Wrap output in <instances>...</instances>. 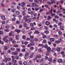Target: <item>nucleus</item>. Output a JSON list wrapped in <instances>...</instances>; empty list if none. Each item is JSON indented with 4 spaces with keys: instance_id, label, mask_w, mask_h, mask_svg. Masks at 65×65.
<instances>
[{
    "instance_id": "6e6d98bb",
    "label": "nucleus",
    "mask_w": 65,
    "mask_h": 65,
    "mask_svg": "<svg viewBox=\"0 0 65 65\" xmlns=\"http://www.w3.org/2000/svg\"><path fill=\"white\" fill-rule=\"evenodd\" d=\"M32 31H30V32H28V34L29 35V36H31V34H32Z\"/></svg>"
},
{
    "instance_id": "3c124183",
    "label": "nucleus",
    "mask_w": 65,
    "mask_h": 65,
    "mask_svg": "<svg viewBox=\"0 0 65 65\" xmlns=\"http://www.w3.org/2000/svg\"><path fill=\"white\" fill-rule=\"evenodd\" d=\"M31 46V43H29L28 45L27 46L28 47H30Z\"/></svg>"
},
{
    "instance_id": "09e8293b",
    "label": "nucleus",
    "mask_w": 65,
    "mask_h": 65,
    "mask_svg": "<svg viewBox=\"0 0 65 65\" xmlns=\"http://www.w3.org/2000/svg\"><path fill=\"white\" fill-rule=\"evenodd\" d=\"M12 43L13 44H15L16 43V42L15 41H12Z\"/></svg>"
},
{
    "instance_id": "5fc2aeb1",
    "label": "nucleus",
    "mask_w": 65,
    "mask_h": 65,
    "mask_svg": "<svg viewBox=\"0 0 65 65\" xmlns=\"http://www.w3.org/2000/svg\"><path fill=\"white\" fill-rule=\"evenodd\" d=\"M1 55H4V54H5V53L4 52H2L1 53Z\"/></svg>"
},
{
    "instance_id": "79ce46f5",
    "label": "nucleus",
    "mask_w": 65,
    "mask_h": 65,
    "mask_svg": "<svg viewBox=\"0 0 65 65\" xmlns=\"http://www.w3.org/2000/svg\"><path fill=\"white\" fill-rule=\"evenodd\" d=\"M45 33L46 34H48L49 32H48V30H46L45 31Z\"/></svg>"
},
{
    "instance_id": "69168bd1",
    "label": "nucleus",
    "mask_w": 65,
    "mask_h": 65,
    "mask_svg": "<svg viewBox=\"0 0 65 65\" xmlns=\"http://www.w3.org/2000/svg\"><path fill=\"white\" fill-rule=\"evenodd\" d=\"M46 37V35H44L43 36V38H45Z\"/></svg>"
},
{
    "instance_id": "a878e982",
    "label": "nucleus",
    "mask_w": 65,
    "mask_h": 65,
    "mask_svg": "<svg viewBox=\"0 0 65 65\" xmlns=\"http://www.w3.org/2000/svg\"><path fill=\"white\" fill-rule=\"evenodd\" d=\"M22 38L23 39H26V36L25 35H23L22 37Z\"/></svg>"
},
{
    "instance_id": "603ef678",
    "label": "nucleus",
    "mask_w": 65,
    "mask_h": 65,
    "mask_svg": "<svg viewBox=\"0 0 65 65\" xmlns=\"http://www.w3.org/2000/svg\"><path fill=\"white\" fill-rule=\"evenodd\" d=\"M62 24L61 22H59L58 24V26H60L62 25Z\"/></svg>"
},
{
    "instance_id": "f8f14e48",
    "label": "nucleus",
    "mask_w": 65,
    "mask_h": 65,
    "mask_svg": "<svg viewBox=\"0 0 65 65\" xmlns=\"http://www.w3.org/2000/svg\"><path fill=\"white\" fill-rule=\"evenodd\" d=\"M57 61L58 63H62V60L61 59H58Z\"/></svg>"
},
{
    "instance_id": "dca6fc26",
    "label": "nucleus",
    "mask_w": 65,
    "mask_h": 65,
    "mask_svg": "<svg viewBox=\"0 0 65 65\" xmlns=\"http://www.w3.org/2000/svg\"><path fill=\"white\" fill-rule=\"evenodd\" d=\"M13 46L14 47H19V45L18 44H15L13 45Z\"/></svg>"
},
{
    "instance_id": "a211bd4d",
    "label": "nucleus",
    "mask_w": 65,
    "mask_h": 65,
    "mask_svg": "<svg viewBox=\"0 0 65 65\" xmlns=\"http://www.w3.org/2000/svg\"><path fill=\"white\" fill-rule=\"evenodd\" d=\"M36 57L38 58H40L41 57V55H37Z\"/></svg>"
},
{
    "instance_id": "0eeeda50",
    "label": "nucleus",
    "mask_w": 65,
    "mask_h": 65,
    "mask_svg": "<svg viewBox=\"0 0 65 65\" xmlns=\"http://www.w3.org/2000/svg\"><path fill=\"white\" fill-rule=\"evenodd\" d=\"M50 42H54L55 41V39L54 38H50Z\"/></svg>"
},
{
    "instance_id": "13d9d810",
    "label": "nucleus",
    "mask_w": 65,
    "mask_h": 65,
    "mask_svg": "<svg viewBox=\"0 0 65 65\" xmlns=\"http://www.w3.org/2000/svg\"><path fill=\"white\" fill-rule=\"evenodd\" d=\"M12 35V34L11 32H10L9 34V36H11Z\"/></svg>"
},
{
    "instance_id": "20e7f679",
    "label": "nucleus",
    "mask_w": 65,
    "mask_h": 65,
    "mask_svg": "<svg viewBox=\"0 0 65 65\" xmlns=\"http://www.w3.org/2000/svg\"><path fill=\"white\" fill-rule=\"evenodd\" d=\"M18 54V52L17 51L13 52L11 53V55H17Z\"/></svg>"
},
{
    "instance_id": "f03ea898",
    "label": "nucleus",
    "mask_w": 65,
    "mask_h": 65,
    "mask_svg": "<svg viewBox=\"0 0 65 65\" xmlns=\"http://www.w3.org/2000/svg\"><path fill=\"white\" fill-rule=\"evenodd\" d=\"M32 5L33 7H38V6L37 5V4L34 3H32Z\"/></svg>"
},
{
    "instance_id": "6e6552de",
    "label": "nucleus",
    "mask_w": 65,
    "mask_h": 65,
    "mask_svg": "<svg viewBox=\"0 0 65 65\" xmlns=\"http://www.w3.org/2000/svg\"><path fill=\"white\" fill-rule=\"evenodd\" d=\"M4 62L6 63V62H7V61H8V58H4L3 60Z\"/></svg>"
},
{
    "instance_id": "aec40b11",
    "label": "nucleus",
    "mask_w": 65,
    "mask_h": 65,
    "mask_svg": "<svg viewBox=\"0 0 65 65\" xmlns=\"http://www.w3.org/2000/svg\"><path fill=\"white\" fill-rule=\"evenodd\" d=\"M38 51L40 52H42V48H39L38 49Z\"/></svg>"
},
{
    "instance_id": "e2e57ef3",
    "label": "nucleus",
    "mask_w": 65,
    "mask_h": 65,
    "mask_svg": "<svg viewBox=\"0 0 65 65\" xmlns=\"http://www.w3.org/2000/svg\"><path fill=\"white\" fill-rule=\"evenodd\" d=\"M34 14V12L33 11H31L30 12V14Z\"/></svg>"
},
{
    "instance_id": "4be33fe9",
    "label": "nucleus",
    "mask_w": 65,
    "mask_h": 65,
    "mask_svg": "<svg viewBox=\"0 0 65 65\" xmlns=\"http://www.w3.org/2000/svg\"><path fill=\"white\" fill-rule=\"evenodd\" d=\"M60 28L61 30H64L63 28H64V27L62 26H61L60 27Z\"/></svg>"
},
{
    "instance_id": "0e129e2a",
    "label": "nucleus",
    "mask_w": 65,
    "mask_h": 65,
    "mask_svg": "<svg viewBox=\"0 0 65 65\" xmlns=\"http://www.w3.org/2000/svg\"><path fill=\"white\" fill-rule=\"evenodd\" d=\"M28 43V42H27V41H25L24 42V44L25 45H27Z\"/></svg>"
},
{
    "instance_id": "4468645a",
    "label": "nucleus",
    "mask_w": 65,
    "mask_h": 65,
    "mask_svg": "<svg viewBox=\"0 0 65 65\" xmlns=\"http://www.w3.org/2000/svg\"><path fill=\"white\" fill-rule=\"evenodd\" d=\"M57 61V58H55L53 61V63H54V64H55V63Z\"/></svg>"
},
{
    "instance_id": "2f4dec72",
    "label": "nucleus",
    "mask_w": 65,
    "mask_h": 65,
    "mask_svg": "<svg viewBox=\"0 0 65 65\" xmlns=\"http://www.w3.org/2000/svg\"><path fill=\"white\" fill-rule=\"evenodd\" d=\"M23 25H24V27H27V23H24L23 24Z\"/></svg>"
},
{
    "instance_id": "ea45409f",
    "label": "nucleus",
    "mask_w": 65,
    "mask_h": 65,
    "mask_svg": "<svg viewBox=\"0 0 65 65\" xmlns=\"http://www.w3.org/2000/svg\"><path fill=\"white\" fill-rule=\"evenodd\" d=\"M48 61H52V58H49L48 59Z\"/></svg>"
},
{
    "instance_id": "7c9ffc66",
    "label": "nucleus",
    "mask_w": 65,
    "mask_h": 65,
    "mask_svg": "<svg viewBox=\"0 0 65 65\" xmlns=\"http://www.w3.org/2000/svg\"><path fill=\"white\" fill-rule=\"evenodd\" d=\"M44 58H42L40 60V62H43V61H44Z\"/></svg>"
},
{
    "instance_id": "39448f33",
    "label": "nucleus",
    "mask_w": 65,
    "mask_h": 65,
    "mask_svg": "<svg viewBox=\"0 0 65 65\" xmlns=\"http://www.w3.org/2000/svg\"><path fill=\"white\" fill-rule=\"evenodd\" d=\"M15 38L17 40H19L20 39V35H16Z\"/></svg>"
},
{
    "instance_id": "58836bf2",
    "label": "nucleus",
    "mask_w": 65,
    "mask_h": 65,
    "mask_svg": "<svg viewBox=\"0 0 65 65\" xmlns=\"http://www.w3.org/2000/svg\"><path fill=\"white\" fill-rule=\"evenodd\" d=\"M46 43V41L45 40H44L43 42V43Z\"/></svg>"
},
{
    "instance_id": "72a5a7b5",
    "label": "nucleus",
    "mask_w": 65,
    "mask_h": 65,
    "mask_svg": "<svg viewBox=\"0 0 65 65\" xmlns=\"http://www.w3.org/2000/svg\"><path fill=\"white\" fill-rule=\"evenodd\" d=\"M29 55V53L28 52H26L25 54V56L26 57H27Z\"/></svg>"
},
{
    "instance_id": "f257e3e1",
    "label": "nucleus",
    "mask_w": 65,
    "mask_h": 65,
    "mask_svg": "<svg viewBox=\"0 0 65 65\" xmlns=\"http://www.w3.org/2000/svg\"><path fill=\"white\" fill-rule=\"evenodd\" d=\"M59 40H56L55 41V42L56 43H57V44H59V43L60 42H61V38L59 39Z\"/></svg>"
},
{
    "instance_id": "c756f323",
    "label": "nucleus",
    "mask_w": 65,
    "mask_h": 65,
    "mask_svg": "<svg viewBox=\"0 0 65 65\" xmlns=\"http://www.w3.org/2000/svg\"><path fill=\"white\" fill-rule=\"evenodd\" d=\"M51 19H52V18L50 16H49L48 17L47 19L48 20H51Z\"/></svg>"
},
{
    "instance_id": "f704fd0d",
    "label": "nucleus",
    "mask_w": 65,
    "mask_h": 65,
    "mask_svg": "<svg viewBox=\"0 0 65 65\" xmlns=\"http://www.w3.org/2000/svg\"><path fill=\"white\" fill-rule=\"evenodd\" d=\"M30 26L31 27H34V25H33V24L32 23H31L30 24Z\"/></svg>"
},
{
    "instance_id": "49530a36",
    "label": "nucleus",
    "mask_w": 65,
    "mask_h": 65,
    "mask_svg": "<svg viewBox=\"0 0 65 65\" xmlns=\"http://www.w3.org/2000/svg\"><path fill=\"white\" fill-rule=\"evenodd\" d=\"M9 41H11V40H12L13 39V38H12L11 37H10L9 38Z\"/></svg>"
},
{
    "instance_id": "8fccbe9b",
    "label": "nucleus",
    "mask_w": 65,
    "mask_h": 65,
    "mask_svg": "<svg viewBox=\"0 0 65 65\" xmlns=\"http://www.w3.org/2000/svg\"><path fill=\"white\" fill-rule=\"evenodd\" d=\"M7 51V53H10L11 52V51H10V50H8Z\"/></svg>"
},
{
    "instance_id": "f3484780",
    "label": "nucleus",
    "mask_w": 65,
    "mask_h": 65,
    "mask_svg": "<svg viewBox=\"0 0 65 65\" xmlns=\"http://www.w3.org/2000/svg\"><path fill=\"white\" fill-rule=\"evenodd\" d=\"M16 11V9H13L11 10V12H12L14 13Z\"/></svg>"
},
{
    "instance_id": "cd10ccee",
    "label": "nucleus",
    "mask_w": 65,
    "mask_h": 65,
    "mask_svg": "<svg viewBox=\"0 0 65 65\" xmlns=\"http://www.w3.org/2000/svg\"><path fill=\"white\" fill-rule=\"evenodd\" d=\"M10 49L11 51H14L15 50V48L14 47H12L10 48Z\"/></svg>"
},
{
    "instance_id": "6ab92c4d",
    "label": "nucleus",
    "mask_w": 65,
    "mask_h": 65,
    "mask_svg": "<svg viewBox=\"0 0 65 65\" xmlns=\"http://www.w3.org/2000/svg\"><path fill=\"white\" fill-rule=\"evenodd\" d=\"M4 30L5 31L7 32H9V30L8 29H4Z\"/></svg>"
},
{
    "instance_id": "bf43d9fd",
    "label": "nucleus",
    "mask_w": 65,
    "mask_h": 65,
    "mask_svg": "<svg viewBox=\"0 0 65 65\" xmlns=\"http://www.w3.org/2000/svg\"><path fill=\"white\" fill-rule=\"evenodd\" d=\"M4 33V32L2 31H0V34H3Z\"/></svg>"
},
{
    "instance_id": "473e14b6",
    "label": "nucleus",
    "mask_w": 65,
    "mask_h": 65,
    "mask_svg": "<svg viewBox=\"0 0 65 65\" xmlns=\"http://www.w3.org/2000/svg\"><path fill=\"white\" fill-rule=\"evenodd\" d=\"M15 58L16 59H18L19 58V57L18 55H16L15 56Z\"/></svg>"
},
{
    "instance_id": "7ed1b4c3",
    "label": "nucleus",
    "mask_w": 65,
    "mask_h": 65,
    "mask_svg": "<svg viewBox=\"0 0 65 65\" xmlns=\"http://www.w3.org/2000/svg\"><path fill=\"white\" fill-rule=\"evenodd\" d=\"M47 53H51V48L50 47H48L46 48Z\"/></svg>"
},
{
    "instance_id": "9b49d317",
    "label": "nucleus",
    "mask_w": 65,
    "mask_h": 65,
    "mask_svg": "<svg viewBox=\"0 0 65 65\" xmlns=\"http://www.w3.org/2000/svg\"><path fill=\"white\" fill-rule=\"evenodd\" d=\"M22 5H21V6L22 7H25V5L26 4V3H25L23 2L21 3Z\"/></svg>"
},
{
    "instance_id": "2eb2a0df",
    "label": "nucleus",
    "mask_w": 65,
    "mask_h": 65,
    "mask_svg": "<svg viewBox=\"0 0 65 65\" xmlns=\"http://www.w3.org/2000/svg\"><path fill=\"white\" fill-rule=\"evenodd\" d=\"M1 18L3 20H5V17L4 16H2L1 17Z\"/></svg>"
},
{
    "instance_id": "a19ab883",
    "label": "nucleus",
    "mask_w": 65,
    "mask_h": 65,
    "mask_svg": "<svg viewBox=\"0 0 65 65\" xmlns=\"http://www.w3.org/2000/svg\"><path fill=\"white\" fill-rule=\"evenodd\" d=\"M19 28H23V25H20L19 26Z\"/></svg>"
},
{
    "instance_id": "c9c22d12",
    "label": "nucleus",
    "mask_w": 65,
    "mask_h": 65,
    "mask_svg": "<svg viewBox=\"0 0 65 65\" xmlns=\"http://www.w3.org/2000/svg\"><path fill=\"white\" fill-rule=\"evenodd\" d=\"M4 48L5 50H8V47H7V46H4Z\"/></svg>"
},
{
    "instance_id": "680f3d73",
    "label": "nucleus",
    "mask_w": 65,
    "mask_h": 65,
    "mask_svg": "<svg viewBox=\"0 0 65 65\" xmlns=\"http://www.w3.org/2000/svg\"><path fill=\"white\" fill-rule=\"evenodd\" d=\"M11 28L12 30H13V29H14V27L13 26H11Z\"/></svg>"
},
{
    "instance_id": "b1692460",
    "label": "nucleus",
    "mask_w": 65,
    "mask_h": 65,
    "mask_svg": "<svg viewBox=\"0 0 65 65\" xmlns=\"http://www.w3.org/2000/svg\"><path fill=\"white\" fill-rule=\"evenodd\" d=\"M31 46H34L35 45V43L33 42H32L30 43Z\"/></svg>"
},
{
    "instance_id": "052dcab7",
    "label": "nucleus",
    "mask_w": 65,
    "mask_h": 65,
    "mask_svg": "<svg viewBox=\"0 0 65 65\" xmlns=\"http://www.w3.org/2000/svg\"><path fill=\"white\" fill-rule=\"evenodd\" d=\"M44 47L45 48H47L48 47H48V46H47V45L46 44L44 46Z\"/></svg>"
},
{
    "instance_id": "c03bdc74",
    "label": "nucleus",
    "mask_w": 65,
    "mask_h": 65,
    "mask_svg": "<svg viewBox=\"0 0 65 65\" xmlns=\"http://www.w3.org/2000/svg\"><path fill=\"white\" fill-rule=\"evenodd\" d=\"M53 9L51 8V10L50 11V13L51 14H52V12H53Z\"/></svg>"
},
{
    "instance_id": "4c0bfd02",
    "label": "nucleus",
    "mask_w": 65,
    "mask_h": 65,
    "mask_svg": "<svg viewBox=\"0 0 65 65\" xmlns=\"http://www.w3.org/2000/svg\"><path fill=\"white\" fill-rule=\"evenodd\" d=\"M34 49V47L33 46H31L30 47V50H33Z\"/></svg>"
},
{
    "instance_id": "1a4fd4ad",
    "label": "nucleus",
    "mask_w": 65,
    "mask_h": 65,
    "mask_svg": "<svg viewBox=\"0 0 65 65\" xmlns=\"http://www.w3.org/2000/svg\"><path fill=\"white\" fill-rule=\"evenodd\" d=\"M46 25L47 26H49L50 25V22L48 21H46L45 23Z\"/></svg>"
},
{
    "instance_id": "9d476101",
    "label": "nucleus",
    "mask_w": 65,
    "mask_h": 65,
    "mask_svg": "<svg viewBox=\"0 0 65 65\" xmlns=\"http://www.w3.org/2000/svg\"><path fill=\"white\" fill-rule=\"evenodd\" d=\"M15 31V32H16L18 33H19L21 31V30L20 29H16Z\"/></svg>"
},
{
    "instance_id": "c85d7f7f",
    "label": "nucleus",
    "mask_w": 65,
    "mask_h": 65,
    "mask_svg": "<svg viewBox=\"0 0 65 65\" xmlns=\"http://www.w3.org/2000/svg\"><path fill=\"white\" fill-rule=\"evenodd\" d=\"M58 34L60 35H62V32L61 31H59L58 32Z\"/></svg>"
},
{
    "instance_id": "423d86ee",
    "label": "nucleus",
    "mask_w": 65,
    "mask_h": 65,
    "mask_svg": "<svg viewBox=\"0 0 65 65\" xmlns=\"http://www.w3.org/2000/svg\"><path fill=\"white\" fill-rule=\"evenodd\" d=\"M3 40H4V41H5V42H6V43L8 42L9 41V40H8L6 39L5 38H4L3 39Z\"/></svg>"
},
{
    "instance_id": "37998d69",
    "label": "nucleus",
    "mask_w": 65,
    "mask_h": 65,
    "mask_svg": "<svg viewBox=\"0 0 65 65\" xmlns=\"http://www.w3.org/2000/svg\"><path fill=\"white\" fill-rule=\"evenodd\" d=\"M39 46H42V47H44V46H43L42 44H39Z\"/></svg>"
},
{
    "instance_id": "774afa93",
    "label": "nucleus",
    "mask_w": 65,
    "mask_h": 65,
    "mask_svg": "<svg viewBox=\"0 0 65 65\" xmlns=\"http://www.w3.org/2000/svg\"><path fill=\"white\" fill-rule=\"evenodd\" d=\"M39 9H38V8H35V10L36 11H38Z\"/></svg>"
},
{
    "instance_id": "338daca9",
    "label": "nucleus",
    "mask_w": 65,
    "mask_h": 65,
    "mask_svg": "<svg viewBox=\"0 0 65 65\" xmlns=\"http://www.w3.org/2000/svg\"><path fill=\"white\" fill-rule=\"evenodd\" d=\"M11 57L12 58V59H13V60L14 59H15V58L14 57V56H11Z\"/></svg>"
},
{
    "instance_id": "ddd939ff",
    "label": "nucleus",
    "mask_w": 65,
    "mask_h": 65,
    "mask_svg": "<svg viewBox=\"0 0 65 65\" xmlns=\"http://www.w3.org/2000/svg\"><path fill=\"white\" fill-rule=\"evenodd\" d=\"M56 50L57 52H60V48L59 47H57L56 48Z\"/></svg>"
},
{
    "instance_id": "de8ad7c7",
    "label": "nucleus",
    "mask_w": 65,
    "mask_h": 65,
    "mask_svg": "<svg viewBox=\"0 0 65 65\" xmlns=\"http://www.w3.org/2000/svg\"><path fill=\"white\" fill-rule=\"evenodd\" d=\"M22 14L24 15H26V13H25V12L23 11L22 12Z\"/></svg>"
},
{
    "instance_id": "393cba45",
    "label": "nucleus",
    "mask_w": 65,
    "mask_h": 65,
    "mask_svg": "<svg viewBox=\"0 0 65 65\" xmlns=\"http://www.w3.org/2000/svg\"><path fill=\"white\" fill-rule=\"evenodd\" d=\"M35 33L36 34H39V32L37 30L35 31Z\"/></svg>"
},
{
    "instance_id": "e433bc0d",
    "label": "nucleus",
    "mask_w": 65,
    "mask_h": 65,
    "mask_svg": "<svg viewBox=\"0 0 65 65\" xmlns=\"http://www.w3.org/2000/svg\"><path fill=\"white\" fill-rule=\"evenodd\" d=\"M10 27L8 25H7L5 26V28H6V29H9V28Z\"/></svg>"
},
{
    "instance_id": "a18cd8bd",
    "label": "nucleus",
    "mask_w": 65,
    "mask_h": 65,
    "mask_svg": "<svg viewBox=\"0 0 65 65\" xmlns=\"http://www.w3.org/2000/svg\"><path fill=\"white\" fill-rule=\"evenodd\" d=\"M34 2H35V3H39L38 1L37 0H34Z\"/></svg>"
},
{
    "instance_id": "864d4df0",
    "label": "nucleus",
    "mask_w": 65,
    "mask_h": 65,
    "mask_svg": "<svg viewBox=\"0 0 65 65\" xmlns=\"http://www.w3.org/2000/svg\"><path fill=\"white\" fill-rule=\"evenodd\" d=\"M19 63L20 65L22 64V61H19Z\"/></svg>"
},
{
    "instance_id": "412c9836",
    "label": "nucleus",
    "mask_w": 65,
    "mask_h": 65,
    "mask_svg": "<svg viewBox=\"0 0 65 65\" xmlns=\"http://www.w3.org/2000/svg\"><path fill=\"white\" fill-rule=\"evenodd\" d=\"M16 51L17 52H19L20 51V49L19 48H16Z\"/></svg>"
},
{
    "instance_id": "4d7b16f0",
    "label": "nucleus",
    "mask_w": 65,
    "mask_h": 65,
    "mask_svg": "<svg viewBox=\"0 0 65 65\" xmlns=\"http://www.w3.org/2000/svg\"><path fill=\"white\" fill-rule=\"evenodd\" d=\"M27 61H24L23 63V64L24 65H26V64H27Z\"/></svg>"
},
{
    "instance_id": "bb28decb",
    "label": "nucleus",
    "mask_w": 65,
    "mask_h": 65,
    "mask_svg": "<svg viewBox=\"0 0 65 65\" xmlns=\"http://www.w3.org/2000/svg\"><path fill=\"white\" fill-rule=\"evenodd\" d=\"M16 14L17 15H19L20 14V12L19 11H17L16 12Z\"/></svg>"
},
{
    "instance_id": "5701e85b",
    "label": "nucleus",
    "mask_w": 65,
    "mask_h": 65,
    "mask_svg": "<svg viewBox=\"0 0 65 65\" xmlns=\"http://www.w3.org/2000/svg\"><path fill=\"white\" fill-rule=\"evenodd\" d=\"M54 37L56 39L58 38V36L57 35H54Z\"/></svg>"
}]
</instances>
